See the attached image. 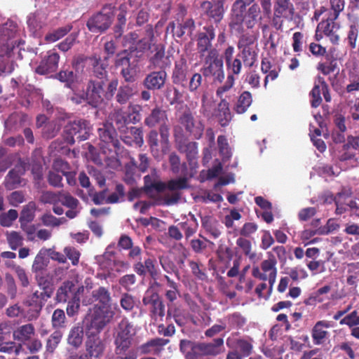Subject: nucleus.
I'll return each mask as SVG.
<instances>
[{"label":"nucleus","mask_w":359,"mask_h":359,"mask_svg":"<svg viewBox=\"0 0 359 359\" xmlns=\"http://www.w3.org/2000/svg\"><path fill=\"white\" fill-rule=\"evenodd\" d=\"M118 86V80L117 79L110 81L88 79L85 93L81 98L85 99L87 104L96 108L105 101L111 100Z\"/></svg>","instance_id":"nucleus-1"},{"label":"nucleus","mask_w":359,"mask_h":359,"mask_svg":"<svg viewBox=\"0 0 359 359\" xmlns=\"http://www.w3.org/2000/svg\"><path fill=\"white\" fill-rule=\"evenodd\" d=\"M261 19V10L258 4H253L247 9L241 1H235L231 7L229 27L231 29L241 34L244 32V26L252 29Z\"/></svg>","instance_id":"nucleus-2"},{"label":"nucleus","mask_w":359,"mask_h":359,"mask_svg":"<svg viewBox=\"0 0 359 359\" xmlns=\"http://www.w3.org/2000/svg\"><path fill=\"white\" fill-rule=\"evenodd\" d=\"M112 4H105L101 10L89 18L86 22L88 29L93 33H103L111 25L114 18Z\"/></svg>","instance_id":"nucleus-3"},{"label":"nucleus","mask_w":359,"mask_h":359,"mask_svg":"<svg viewBox=\"0 0 359 359\" xmlns=\"http://www.w3.org/2000/svg\"><path fill=\"white\" fill-rule=\"evenodd\" d=\"M91 126L85 119H76L69 121L64 128V139L69 144H74L76 140L79 142L87 140L90 134Z\"/></svg>","instance_id":"nucleus-4"},{"label":"nucleus","mask_w":359,"mask_h":359,"mask_svg":"<svg viewBox=\"0 0 359 359\" xmlns=\"http://www.w3.org/2000/svg\"><path fill=\"white\" fill-rule=\"evenodd\" d=\"M202 73L205 77H212L215 82L221 83L223 81V60L216 49L213 48L208 52L205 58Z\"/></svg>","instance_id":"nucleus-5"},{"label":"nucleus","mask_w":359,"mask_h":359,"mask_svg":"<svg viewBox=\"0 0 359 359\" xmlns=\"http://www.w3.org/2000/svg\"><path fill=\"white\" fill-rule=\"evenodd\" d=\"M143 304L147 306L150 317L155 320H162L165 308L162 299L154 287L148 288L142 298Z\"/></svg>","instance_id":"nucleus-6"},{"label":"nucleus","mask_w":359,"mask_h":359,"mask_svg":"<svg viewBox=\"0 0 359 359\" xmlns=\"http://www.w3.org/2000/svg\"><path fill=\"white\" fill-rule=\"evenodd\" d=\"M100 145L109 151H117L121 149V142L118 140L117 132L109 121L101 125L97 130Z\"/></svg>","instance_id":"nucleus-7"},{"label":"nucleus","mask_w":359,"mask_h":359,"mask_svg":"<svg viewBox=\"0 0 359 359\" xmlns=\"http://www.w3.org/2000/svg\"><path fill=\"white\" fill-rule=\"evenodd\" d=\"M115 315L112 307L94 306L90 322L86 325V330H95L100 333L111 320Z\"/></svg>","instance_id":"nucleus-8"},{"label":"nucleus","mask_w":359,"mask_h":359,"mask_svg":"<svg viewBox=\"0 0 359 359\" xmlns=\"http://www.w3.org/2000/svg\"><path fill=\"white\" fill-rule=\"evenodd\" d=\"M88 60L90 66L89 79L110 81L107 68L109 67L108 57L103 59L97 54L88 57Z\"/></svg>","instance_id":"nucleus-9"},{"label":"nucleus","mask_w":359,"mask_h":359,"mask_svg":"<svg viewBox=\"0 0 359 359\" xmlns=\"http://www.w3.org/2000/svg\"><path fill=\"white\" fill-rule=\"evenodd\" d=\"M321 93L323 95L325 100L330 102L332 100L330 93L328 84L325 81L324 78L318 76L317 81L315 82L314 86L310 92L311 105L313 108L319 107L322 103Z\"/></svg>","instance_id":"nucleus-10"},{"label":"nucleus","mask_w":359,"mask_h":359,"mask_svg":"<svg viewBox=\"0 0 359 359\" xmlns=\"http://www.w3.org/2000/svg\"><path fill=\"white\" fill-rule=\"evenodd\" d=\"M105 350V344L99 335V333L92 332L87 334L85 341V351L93 359L101 358Z\"/></svg>","instance_id":"nucleus-11"},{"label":"nucleus","mask_w":359,"mask_h":359,"mask_svg":"<svg viewBox=\"0 0 359 359\" xmlns=\"http://www.w3.org/2000/svg\"><path fill=\"white\" fill-rule=\"evenodd\" d=\"M80 287L72 280H65L58 287L55 300L58 303H66L80 296Z\"/></svg>","instance_id":"nucleus-12"},{"label":"nucleus","mask_w":359,"mask_h":359,"mask_svg":"<svg viewBox=\"0 0 359 359\" xmlns=\"http://www.w3.org/2000/svg\"><path fill=\"white\" fill-rule=\"evenodd\" d=\"M17 32L18 24L13 20H8L0 25V46L13 48Z\"/></svg>","instance_id":"nucleus-13"},{"label":"nucleus","mask_w":359,"mask_h":359,"mask_svg":"<svg viewBox=\"0 0 359 359\" xmlns=\"http://www.w3.org/2000/svg\"><path fill=\"white\" fill-rule=\"evenodd\" d=\"M181 124L184 126L185 130L194 139L198 140L201 137L204 126L199 121H196L193 114L189 109L184 111L181 117Z\"/></svg>","instance_id":"nucleus-14"},{"label":"nucleus","mask_w":359,"mask_h":359,"mask_svg":"<svg viewBox=\"0 0 359 359\" xmlns=\"http://www.w3.org/2000/svg\"><path fill=\"white\" fill-rule=\"evenodd\" d=\"M224 0L205 1L201 4V7L209 18L218 23L224 17Z\"/></svg>","instance_id":"nucleus-15"},{"label":"nucleus","mask_w":359,"mask_h":359,"mask_svg":"<svg viewBox=\"0 0 359 359\" xmlns=\"http://www.w3.org/2000/svg\"><path fill=\"white\" fill-rule=\"evenodd\" d=\"M59 60L60 55L55 50L48 51L47 55L41 60L36 68V73L39 75H46L55 72L58 67Z\"/></svg>","instance_id":"nucleus-16"},{"label":"nucleus","mask_w":359,"mask_h":359,"mask_svg":"<svg viewBox=\"0 0 359 359\" xmlns=\"http://www.w3.org/2000/svg\"><path fill=\"white\" fill-rule=\"evenodd\" d=\"M336 20L334 19L333 15H329L325 20H323L318 25V29H320L332 44H338L339 41V35L337 33L339 25L335 22Z\"/></svg>","instance_id":"nucleus-17"},{"label":"nucleus","mask_w":359,"mask_h":359,"mask_svg":"<svg viewBox=\"0 0 359 359\" xmlns=\"http://www.w3.org/2000/svg\"><path fill=\"white\" fill-rule=\"evenodd\" d=\"M163 187L158 194H163L167 205L177 203L180 199V177L170 180L167 182H163Z\"/></svg>","instance_id":"nucleus-18"},{"label":"nucleus","mask_w":359,"mask_h":359,"mask_svg":"<svg viewBox=\"0 0 359 359\" xmlns=\"http://www.w3.org/2000/svg\"><path fill=\"white\" fill-rule=\"evenodd\" d=\"M196 350L203 356H216L224 351V339L222 337L215 338L211 342H201L196 344Z\"/></svg>","instance_id":"nucleus-19"},{"label":"nucleus","mask_w":359,"mask_h":359,"mask_svg":"<svg viewBox=\"0 0 359 359\" xmlns=\"http://www.w3.org/2000/svg\"><path fill=\"white\" fill-rule=\"evenodd\" d=\"M203 32H201L198 35L197 39V48L200 53L203 54L206 51L212 50V41L215 37V29L213 26H205L203 27Z\"/></svg>","instance_id":"nucleus-20"},{"label":"nucleus","mask_w":359,"mask_h":359,"mask_svg":"<svg viewBox=\"0 0 359 359\" xmlns=\"http://www.w3.org/2000/svg\"><path fill=\"white\" fill-rule=\"evenodd\" d=\"M332 327L327 320H319L316 323L311 330V337L314 345H323L329 337V332L325 329Z\"/></svg>","instance_id":"nucleus-21"},{"label":"nucleus","mask_w":359,"mask_h":359,"mask_svg":"<svg viewBox=\"0 0 359 359\" xmlns=\"http://www.w3.org/2000/svg\"><path fill=\"white\" fill-rule=\"evenodd\" d=\"M273 12L276 17L292 21L295 13V8L291 0H275Z\"/></svg>","instance_id":"nucleus-22"},{"label":"nucleus","mask_w":359,"mask_h":359,"mask_svg":"<svg viewBox=\"0 0 359 359\" xmlns=\"http://www.w3.org/2000/svg\"><path fill=\"white\" fill-rule=\"evenodd\" d=\"M25 173L22 165H15L5 177L4 184L7 190H13L19 187L22 183L21 176Z\"/></svg>","instance_id":"nucleus-23"},{"label":"nucleus","mask_w":359,"mask_h":359,"mask_svg":"<svg viewBox=\"0 0 359 359\" xmlns=\"http://www.w3.org/2000/svg\"><path fill=\"white\" fill-rule=\"evenodd\" d=\"M154 49L156 53L149 60V67L154 69L164 70L166 67H170L171 60L169 56L165 55L164 48L161 45H157Z\"/></svg>","instance_id":"nucleus-24"},{"label":"nucleus","mask_w":359,"mask_h":359,"mask_svg":"<svg viewBox=\"0 0 359 359\" xmlns=\"http://www.w3.org/2000/svg\"><path fill=\"white\" fill-rule=\"evenodd\" d=\"M166 78L167 74L164 70L153 72L147 75L144 85L149 90H159L163 87Z\"/></svg>","instance_id":"nucleus-25"},{"label":"nucleus","mask_w":359,"mask_h":359,"mask_svg":"<svg viewBox=\"0 0 359 359\" xmlns=\"http://www.w3.org/2000/svg\"><path fill=\"white\" fill-rule=\"evenodd\" d=\"M226 346L229 348H236L238 353L244 358L248 357L252 353L253 346L250 341L245 339H235L233 337H228Z\"/></svg>","instance_id":"nucleus-26"},{"label":"nucleus","mask_w":359,"mask_h":359,"mask_svg":"<svg viewBox=\"0 0 359 359\" xmlns=\"http://www.w3.org/2000/svg\"><path fill=\"white\" fill-rule=\"evenodd\" d=\"M144 191L148 195H151L154 191L158 194L163 187V182L155 170L144 177Z\"/></svg>","instance_id":"nucleus-27"},{"label":"nucleus","mask_w":359,"mask_h":359,"mask_svg":"<svg viewBox=\"0 0 359 359\" xmlns=\"http://www.w3.org/2000/svg\"><path fill=\"white\" fill-rule=\"evenodd\" d=\"M168 343V339L155 338L140 346L137 348V351H140L141 354H148L150 353L158 354L161 352L162 347Z\"/></svg>","instance_id":"nucleus-28"},{"label":"nucleus","mask_w":359,"mask_h":359,"mask_svg":"<svg viewBox=\"0 0 359 359\" xmlns=\"http://www.w3.org/2000/svg\"><path fill=\"white\" fill-rule=\"evenodd\" d=\"M84 339L83 327L79 324L73 326L67 335V343L75 349L79 348Z\"/></svg>","instance_id":"nucleus-29"},{"label":"nucleus","mask_w":359,"mask_h":359,"mask_svg":"<svg viewBox=\"0 0 359 359\" xmlns=\"http://www.w3.org/2000/svg\"><path fill=\"white\" fill-rule=\"evenodd\" d=\"M109 118L111 121L109 123H112V126H114V128L116 127L121 133L126 132V129L128 128L127 126L128 117L126 112L121 109H114L111 112Z\"/></svg>","instance_id":"nucleus-30"},{"label":"nucleus","mask_w":359,"mask_h":359,"mask_svg":"<svg viewBox=\"0 0 359 359\" xmlns=\"http://www.w3.org/2000/svg\"><path fill=\"white\" fill-rule=\"evenodd\" d=\"M126 135L122 136L123 141L128 144L132 145L135 144L136 145L141 147L144 142L142 130L140 128L131 126L126 129V132H124Z\"/></svg>","instance_id":"nucleus-31"},{"label":"nucleus","mask_w":359,"mask_h":359,"mask_svg":"<svg viewBox=\"0 0 359 359\" xmlns=\"http://www.w3.org/2000/svg\"><path fill=\"white\" fill-rule=\"evenodd\" d=\"M116 91V102L125 104L137 93V88L134 84H123L117 88Z\"/></svg>","instance_id":"nucleus-32"},{"label":"nucleus","mask_w":359,"mask_h":359,"mask_svg":"<svg viewBox=\"0 0 359 359\" xmlns=\"http://www.w3.org/2000/svg\"><path fill=\"white\" fill-rule=\"evenodd\" d=\"M35 329L32 324L28 323L19 326L13 332V337L15 340L25 343L30 340L34 334Z\"/></svg>","instance_id":"nucleus-33"},{"label":"nucleus","mask_w":359,"mask_h":359,"mask_svg":"<svg viewBox=\"0 0 359 359\" xmlns=\"http://www.w3.org/2000/svg\"><path fill=\"white\" fill-rule=\"evenodd\" d=\"M93 302H97L98 304L94 306L111 307V297L109 291L104 287H99L92 292Z\"/></svg>","instance_id":"nucleus-34"},{"label":"nucleus","mask_w":359,"mask_h":359,"mask_svg":"<svg viewBox=\"0 0 359 359\" xmlns=\"http://www.w3.org/2000/svg\"><path fill=\"white\" fill-rule=\"evenodd\" d=\"M217 109V117L219 124L222 127L228 126L232 118L229 102L225 99H222L218 104Z\"/></svg>","instance_id":"nucleus-35"},{"label":"nucleus","mask_w":359,"mask_h":359,"mask_svg":"<svg viewBox=\"0 0 359 359\" xmlns=\"http://www.w3.org/2000/svg\"><path fill=\"white\" fill-rule=\"evenodd\" d=\"M252 102V94L249 91H244L238 97L233 109L237 114H243L248 110Z\"/></svg>","instance_id":"nucleus-36"},{"label":"nucleus","mask_w":359,"mask_h":359,"mask_svg":"<svg viewBox=\"0 0 359 359\" xmlns=\"http://www.w3.org/2000/svg\"><path fill=\"white\" fill-rule=\"evenodd\" d=\"M135 331L133 325L128 321L127 318H123L118 325V331L116 337L121 338H130L133 340Z\"/></svg>","instance_id":"nucleus-37"},{"label":"nucleus","mask_w":359,"mask_h":359,"mask_svg":"<svg viewBox=\"0 0 359 359\" xmlns=\"http://www.w3.org/2000/svg\"><path fill=\"white\" fill-rule=\"evenodd\" d=\"M166 118L165 111L158 107L154 108L150 115L146 118L145 123L149 127H154L157 124L164 122Z\"/></svg>","instance_id":"nucleus-38"},{"label":"nucleus","mask_w":359,"mask_h":359,"mask_svg":"<svg viewBox=\"0 0 359 359\" xmlns=\"http://www.w3.org/2000/svg\"><path fill=\"white\" fill-rule=\"evenodd\" d=\"M56 78L65 83L67 88L73 89L77 79V76L72 70H60L56 75Z\"/></svg>","instance_id":"nucleus-39"},{"label":"nucleus","mask_w":359,"mask_h":359,"mask_svg":"<svg viewBox=\"0 0 359 359\" xmlns=\"http://www.w3.org/2000/svg\"><path fill=\"white\" fill-rule=\"evenodd\" d=\"M147 36L142 38L141 39H138L137 41L135 46H133L134 51H140L143 52L147 49L150 48L151 41L152 38L154 37L153 29L151 27L147 29Z\"/></svg>","instance_id":"nucleus-40"},{"label":"nucleus","mask_w":359,"mask_h":359,"mask_svg":"<svg viewBox=\"0 0 359 359\" xmlns=\"http://www.w3.org/2000/svg\"><path fill=\"white\" fill-rule=\"evenodd\" d=\"M72 27L71 25L58 27L52 32L47 34L45 40L48 42H55L67 35L72 29Z\"/></svg>","instance_id":"nucleus-41"},{"label":"nucleus","mask_w":359,"mask_h":359,"mask_svg":"<svg viewBox=\"0 0 359 359\" xmlns=\"http://www.w3.org/2000/svg\"><path fill=\"white\" fill-rule=\"evenodd\" d=\"M131 54L132 53L126 49L118 52L114 60V66L116 68L121 67V69L129 67L132 64L130 62Z\"/></svg>","instance_id":"nucleus-42"},{"label":"nucleus","mask_w":359,"mask_h":359,"mask_svg":"<svg viewBox=\"0 0 359 359\" xmlns=\"http://www.w3.org/2000/svg\"><path fill=\"white\" fill-rule=\"evenodd\" d=\"M240 57L242 58L244 65L252 67L257 60V53L253 48L241 49Z\"/></svg>","instance_id":"nucleus-43"},{"label":"nucleus","mask_w":359,"mask_h":359,"mask_svg":"<svg viewBox=\"0 0 359 359\" xmlns=\"http://www.w3.org/2000/svg\"><path fill=\"white\" fill-rule=\"evenodd\" d=\"M268 259L262 262L261 269L263 272L269 273H277V269L276 267L277 261L275 256L271 252L267 253Z\"/></svg>","instance_id":"nucleus-44"},{"label":"nucleus","mask_w":359,"mask_h":359,"mask_svg":"<svg viewBox=\"0 0 359 359\" xmlns=\"http://www.w3.org/2000/svg\"><path fill=\"white\" fill-rule=\"evenodd\" d=\"M132 339L130 338H121L116 337L114 339L116 355L123 354L129 351L132 345Z\"/></svg>","instance_id":"nucleus-45"},{"label":"nucleus","mask_w":359,"mask_h":359,"mask_svg":"<svg viewBox=\"0 0 359 359\" xmlns=\"http://www.w3.org/2000/svg\"><path fill=\"white\" fill-rule=\"evenodd\" d=\"M49 260L41 252L34 258L32 269L34 273H39L45 271L48 265Z\"/></svg>","instance_id":"nucleus-46"},{"label":"nucleus","mask_w":359,"mask_h":359,"mask_svg":"<svg viewBox=\"0 0 359 359\" xmlns=\"http://www.w3.org/2000/svg\"><path fill=\"white\" fill-rule=\"evenodd\" d=\"M236 245L242 250L243 254L250 259H253L256 257V254L252 251V243L250 241L240 237L236 240Z\"/></svg>","instance_id":"nucleus-47"},{"label":"nucleus","mask_w":359,"mask_h":359,"mask_svg":"<svg viewBox=\"0 0 359 359\" xmlns=\"http://www.w3.org/2000/svg\"><path fill=\"white\" fill-rule=\"evenodd\" d=\"M6 240L13 250H17L23 244V237L20 233L15 231L6 234Z\"/></svg>","instance_id":"nucleus-48"},{"label":"nucleus","mask_w":359,"mask_h":359,"mask_svg":"<svg viewBox=\"0 0 359 359\" xmlns=\"http://www.w3.org/2000/svg\"><path fill=\"white\" fill-rule=\"evenodd\" d=\"M18 217V211L14 209H11L7 212L0 215V225L4 227H9L13 224Z\"/></svg>","instance_id":"nucleus-49"},{"label":"nucleus","mask_w":359,"mask_h":359,"mask_svg":"<svg viewBox=\"0 0 359 359\" xmlns=\"http://www.w3.org/2000/svg\"><path fill=\"white\" fill-rule=\"evenodd\" d=\"M62 334L60 331H55L48 337L46 342V351L50 353H53L55 348L60 344Z\"/></svg>","instance_id":"nucleus-50"},{"label":"nucleus","mask_w":359,"mask_h":359,"mask_svg":"<svg viewBox=\"0 0 359 359\" xmlns=\"http://www.w3.org/2000/svg\"><path fill=\"white\" fill-rule=\"evenodd\" d=\"M198 224L193 215L191 219H187V221L185 222L181 221V228L184 231L187 240L195 233Z\"/></svg>","instance_id":"nucleus-51"},{"label":"nucleus","mask_w":359,"mask_h":359,"mask_svg":"<svg viewBox=\"0 0 359 359\" xmlns=\"http://www.w3.org/2000/svg\"><path fill=\"white\" fill-rule=\"evenodd\" d=\"M59 202L70 209L76 208L79 204V201L76 198L73 197L69 192H65L63 191H60Z\"/></svg>","instance_id":"nucleus-52"},{"label":"nucleus","mask_w":359,"mask_h":359,"mask_svg":"<svg viewBox=\"0 0 359 359\" xmlns=\"http://www.w3.org/2000/svg\"><path fill=\"white\" fill-rule=\"evenodd\" d=\"M337 68V62L335 58H332L328 62H319L317 66V69L325 76L334 72Z\"/></svg>","instance_id":"nucleus-53"},{"label":"nucleus","mask_w":359,"mask_h":359,"mask_svg":"<svg viewBox=\"0 0 359 359\" xmlns=\"http://www.w3.org/2000/svg\"><path fill=\"white\" fill-rule=\"evenodd\" d=\"M358 33V25H357L356 24H352L349 26V29L347 32L346 40L348 41L349 47L351 49H355L356 48Z\"/></svg>","instance_id":"nucleus-54"},{"label":"nucleus","mask_w":359,"mask_h":359,"mask_svg":"<svg viewBox=\"0 0 359 359\" xmlns=\"http://www.w3.org/2000/svg\"><path fill=\"white\" fill-rule=\"evenodd\" d=\"M66 259H69L73 266H77L79 263L81 252L74 247L67 246L63 250Z\"/></svg>","instance_id":"nucleus-55"},{"label":"nucleus","mask_w":359,"mask_h":359,"mask_svg":"<svg viewBox=\"0 0 359 359\" xmlns=\"http://www.w3.org/2000/svg\"><path fill=\"white\" fill-rule=\"evenodd\" d=\"M62 174L58 173L53 170H49L47 176V181L48 184L55 188H62L64 184L62 183Z\"/></svg>","instance_id":"nucleus-56"},{"label":"nucleus","mask_w":359,"mask_h":359,"mask_svg":"<svg viewBox=\"0 0 359 359\" xmlns=\"http://www.w3.org/2000/svg\"><path fill=\"white\" fill-rule=\"evenodd\" d=\"M125 196V187L122 184L116 186V191L111 194L106 199V203L114 204L120 201V198Z\"/></svg>","instance_id":"nucleus-57"},{"label":"nucleus","mask_w":359,"mask_h":359,"mask_svg":"<svg viewBox=\"0 0 359 359\" xmlns=\"http://www.w3.org/2000/svg\"><path fill=\"white\" fill-rule=\"evenodd\" d=\"M39 292L38 291L34 292L30 299L27 302L29 306H33L34 313L32 315V318H36L42 308V302H40L39 300Z\"/></svg>","instance_id":"nucleus-58"},{"label":"nucleus","mask_w":359,"mask_h":359,"mask_svg":"<svg viewBox=\"0 0 359 359\" xmlns=\"http://www.w3.org/2000/svg\"><path fill=\"white\" fill-rule=\"evenodd\" d=\"M51 169L62 174V175H65L70 171L71 167L67 161H64L62 158H56L52 164Z\"/></svg>","instance_id":"nucleus-59"},{"label":"nucleus","mask_w":359,"mask_h":359,"mask_svg":"<svg viewBox=\"0 0 359 359\" xmlns=\"http://www.w3.org/2000/svg\"><path fill=\"white\" fill-rule=\"evenodd\" d=\"M60 191L53 192L51 191H44L40 196V201L43 203L55 204L59 202Z\"/></svg>","instance_id":"nucleus-60"},{"label":"nucleus","mask_w":359,"mask_h":359,"mask_svg":"<svg viewBox=\"0 0 359 359\" xmlns=\"http://www.w3.org/2000/svg\"><path fill=\"white\" fill-rule=\"evenodd\" d=\"M12 165V157L8 154L7 149L0 147V172L6 171Z\"/></svg>","instance_id":"nucleus-61"},{"label":"nucleus","mask_w":359,"mask_h":359,"mask_svg":"<svg viewBox=\"0 0 359 359\" xmlns=\"http://www.w3.org/2000/svg\"><path fill=\"white\" fill-rule=\"evenodd\" d=\"M217 144L220 154L224 158H229L231 156V149L224 135H219L217 137Z\"/></svg>","instance_id":"nucleus-62"},{"label":"nucleus","mask_w":359,"mask_h":359,"mask_svg":"<svg viewBox=\"0 0 359 359\" xmlns=\"http://www.w3.org/2000/svg\"><path fill=\"white\" fill-rule=\"evenodd\" d=\"M59 130L60 127L55 123H48L43 128L42 135L44 138L52 139L57 135Z\"/></svg>","instance_id":"nucleus-63"},{"label":"nucleus","mask_w":359,"mask_h":359,"mask_svg":"<svg viewBox=\"0 0 359 359\" xmlns=\"http://www.w3.org/2000/svg\"><path fill=\"white\" fill-rule=\"evenodd\" d=\"M65 314L63 310L56 309L52 316V324L54 327H62L65 326Z\"/></svg>","instance_id":"nucleus-64"}]
</instances>
